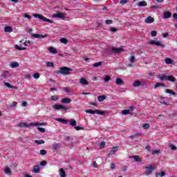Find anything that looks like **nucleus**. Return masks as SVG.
I'll list each match as a JSON object with an SVG mask.
<instances>
[{"instance_id":"obj_1","label":"nucleus","mask_w":177,"mask_h":177,"mask_svg":"<svg viewBox=\"0 0 177 177\" xmlns=\"http://www.w3.org/2000/svg\"><path fill=\"white\" fill-rule=\"evenodd\" d=\"M39 125H44V123H39V122H30V124H27L26 122H20L18 123V127L19 128H28V127H38Z\"/></svg>"},{"instance_id":"obj_2","label":"nucleus","mask_w":177,"mask_h":177,"mask_svg":"<svg viewBox=\"0 0 177 177\" xmlns=\"http://www.w3.org/2000/svg\"><path fill=\"white\" fill-rule=\"evenodd\" d=\"M71 71H73V69L66 66H63L60 68L59 74H62V75H68V74H71Z\"/></svg>"},{"instance_id":"obj_3","label":"nucleus","mask_w":177,"mask_h":177,"mask_svg":"<svg viewBox=\"0 0 177 177\" xmlns=\"http://www.w3.org/2000/svg\"><path fill=\"white\" fill-rule=\"evenodd\" d=\"M27 41H24V40H21L20 41V44L19 45H15V48L17 49V50H26L27 48Z\"/></svg>"},{"instance_id":"obj_4","label":"nucleus","mask_w":177,"mask_h":177,"mask_svg":"<svg viewBox=\"0 0 177 177\" xmlns=\"http://www.w3.org/2000/svg\"><path fill=\"white\" fill-rule=\"evenodd\" d=\"M34 17H36L37 19H39V20H42L43 21H47L48 23L50 24H53V21L44 17V15H41V14H34L33 15Z\"/></svg>"},{"instance_id":"obj_5","label":"nucleus","mask_w":177,"mask_h":177,"mask_svg":"<svg viewBox=\"0 0 177 177\" xmlns=\"http://www.w3.org/2000/svg\"><path fill=\"white\" fill-rule=\"evenodd\" d=\"M146 175H150L154 171V166L149 165V166L145 167Z\"/></svg>"},{"instance_id":"obj_6","label":"nucleus","mask_w":177,"mask_h":177,"mask_svg":"<svg viewBox=\"0 0 177 177\" xmlns=\"http://www.w3.org/2000/svg\"><path fill=\"white\" fill-rule=\"evenodd\" d=\"M53 17L55 19H62V20H64L66 19V17L64 16V13L63 12H59L57 14H55Z\"/></svg>"},{"instance_id":"obj_7","label":"nucleus","mask_w":177,"mask_h":177,"mask_svg":"<svg viewBox=\"0 0 177 177\" xmlns=\"http://www.w3.org/2000/svg\"><path fill=\"white\" fill-rule=\"evenodd\" d=\"M148 44L149 45H156V46H162V48H164V45H162L161 42L155 40H151L148 42Z\"/></svg>"},{"instance_id":"obj_8","label":"nucleus","mask_w":177,"mask_h":177,"mask_svg":"<svg viewBox=\"0 0 177 177\" xmlns=\"http://www.w3.org/2000/svg\"><path fill=\"white\" fill-rule=\"evenodd\" d=\"M65 142H71L70 143L67 144V146H71V147H73L74 146V142H73V138L71 137L67 136L64 138Z\"/></svg>"},{"instance_id":"obj_9","label":"nucleus","mask_w":177,"mask_h":177,"mask_svg":"<svg viewBox=\"0 0 177 177\" xmlns=\"http://www.w3.org/2000/svg\"><path fill=\"white\" fill-rule=\"evenodd\" d=\"M53 109H54L55 110H67L66 109V107L62 104H55V105H53Z\"/></svg>"},{"instance_id":"obj_10","label":"nucleus","mask_w":177,"mask_h":177,"mask_svg":"<svg viewBox=\"0 0 177 177\" xmlns=\"http://www.w3.org/2000/svg\"><path fill=\"white\" fill-rule=\"evenodd\" d=\"M62 147V145L60 143L54 142L52 145V148L55 151H57V150H59Z\"/></svg>"},{"instance_id":"obj_11","label":"nucleus","mask_w":177,"mask_h":177,"mask_svg":"<svg viewBox=\"0 0 177 177\" xmlns=\"http://www.w3.org/2000/svg\"><path fill=\"white\" fill-rule=\"evenodd\" d=\"M31 37L33 38H40L44 39L48 37V35H38V34H32Z\"/></svg>"},{"instance_id":"obj_12","label":"nucleus","mask_w":177,"mask_h":177,"mask_svg":"<svg viewBox=\"0 0 177 177\" xmlns=\"http://www.w3.org/2000/svg\"><path fill=\"white\" fill-rule=\"evenodd\" d=\"M40 171H41V169L39 168V165H36L33 167L32 172H33V174H39Z\"/></svg>"},{"instance_id":"obj_13","label":"nucleus","mask_w":177,"mask_h":177,"mask_svg":"<svg viewBox=\"0 0 177 177\" xmlns=\"http://www.w3.org/2000/svg\"><path fill=\"white\" fill-rule=\"evenodd\" d=\"M113 53H121V52H124V49L122 48H114L113 47L111 49Z\"/></svg>"},{"instance_id":"obj_14","label":"nucleus","mask_w":177,"mask_h":177,"mask_svg":"<svg viewBox=\"0 0 177 177\" xmlns=\"http://www.w3.org/2000/svg\"><path fill=\"white\" fill-rule=\"evenodd\" d=\"M172 16V13L170 12L166 11L163 13V15L162 16V19H169Z\"/></svg>"},{"instance_id":"obj_15","label":"nucleus","mask_w":177,"mask_h":177,"mask_svg":"<svg viewBox=\"0 0 177 177\" xmlns=\"http://www.w3.org/2000/svg\"><path fill=\"white\" fill-rule=\"evenodd\" d=\"M145 21L147 24H151V23H154V19L151 16H149Z\"/></svg>"},{"instance_id":"obj_16","label":"nucleus","mask_w":177,"mask_h":177,"mask_svg":"<svg viewBox=\"0 0 177 177\" xmlns=\"http://www.w3.org/2000/svg\"><path fill=\"white\" fill-rule=\"evenodd\" d=\"M158 78L160 80V81H167L168 76L165 74L158 75Z\"/></svg>"},{"instance_id":"obj_17","label":"nucleus","mask_w":177,"mask_h":177,"mask_svg":"<svg viewBox=\"0 0 177 177\" xmlns=\"http://www.w3.org/2000/svg\"><path fill=\"white\" fill-rule=\"evenodd\" d=\"M61 103L68 104L69 103H71V99L68 97L62 98Z\"/></svg>"},{"instance_id":"obj_18","label":"nucleus","mask_w":177,"mask_h":177,"mask_svg":"<svg viewBox=\"0 0 177 177\" xmlns=\"http://www.w3.org/2000/svg\"><path fill=\"white\" fill-rule=\"evenodd\" d=\"M118 151V147H113L110 151V153L108 155V157H110L111 154H115V151Z\"/></svg>"},{"instance_id":"obj_19","label":"nucleus","mask_w":177,"mask_h":177,"mask_svg":"<svg viewBox=\"0 0 177 177\" xmlns=\"http://www.w3.org/2000/svg\"><path fill=\"white\" fill-rule=\"evenodd\" d=\"M48 50L50 53H53V55H56V53H57V50L53 46L49 47Z\"/></svg>"},{"instance_id":"obj_20","label":"nucleus","mask_w":177,"mask_h":177,"mask_svg":"<svg viewBox=\"0 0 177 177\" xmlns=\"http://www.w3.org/2000/svg\"><path fill=\"white\" fill-rule=\"evenodd\" d=\"M5 32H13V28L12 26H6L4 28Z\"/></svg>"},{"instance_id":"obj_21","label":"nucleus","mask_w":177,"mask_h":177,"mask_svg":"<svg viewBox=\"0 0 177 177\" xmlns=\"http://www.w3.org/2000/svg\"><path fill=\"white\" fill-rule=\"evenodd\" d=\"M81 85H88L89 83L86 80L85 78L82 77L80 81Z\"/></svg>"},{"instance_id":"obj_22","label":"nucleus","mask_w":177,"mask_h":177,"mask_svg":"<svg viewBox=\"0 0 177 177\" xmlns=\"http://www.w3.org/2000/svg\"><path fill=\"white\" fill-rule=\"evenodd\" d=\"M115 84L116 85H124V81L121 78H116Z\"/></svg>"},{"instance_id":"obj_23","label":"nucleus","mask_w":177,"mask_h":177,"mask_svg":"<svg viewBox=\"0 0 177 177\" xmlns=\"http://www.w3.org/2000/svg\"><path fill=\"white\" fill-rule=\"evenodd\" d=\"M167 81H169L170 82H176V78L174 76L169 75L167 76Z\"/></svg>"},{"instance_id":"obj_24","label":"nucleus","mask_w":177,"mask_h":177,"mask_svg":"<svg viewBox=\"0 0 177 177\" xmlns=\"http://www.w3.org/2000/svg\"><path fill=\"white\" fill-rule=\"evenodd\" d=\"M59 172L61 177H66V171L63 168L59 169Z\"/></svg>"},{"instance_id":"obj_25","label":"nucleus","mask_w":177,"mask_h":177,"mask_svg":"<svg viewBox=\"0 0 177 177\" xmlns=\"http://www.w3.org/2000/svg\"><path fill=\"white\" fill-rule=\"evenodd\" d=\"M56 120L58 121V122H62V124H67V122H68V120L63 118H57Z\"/></svg>"},{"instance_id":"obj_26","label":"nucleus","mask_w":177,"mask_h":177,"mask_svg":"<svg viewBox=\"0 0 177 177\" xmlns=\"http://www.w3.org/2000/svg\"><path fill=\"white\" fill-rule=\"evenodd\" d=\"M138 5V6L143 8L145 6H147V3L145 1H140Z\"/></svg>"},{"instance_id":"obj_27","label":"nucleus","mask_w":177,"mask_h":177,"mask_svg":"<svg viewBox=\"0 0 177 177\" xmlns=\"http://www.w3.org/2000/svg\"><path fill=\"white\" fill-rule=\"evenodd\" d=\"M17 67H19V63L14 62L10 64L11 68H16Z\"/></svg>"},{"instance_id":"obj_28","label":"nucleus","mask_w":177,"mask_h":177,"mask_svg":"<svg viewBox=\"0 0 177 177\" xmlns=\"http://www.w3.org/2000/svg\"><path fill=\"white\" fill-rule=\"evenodd\" d=\"M98 102H103V100H106V95H100L97 97Z\"/></svg>"},{"instance_id":"obj_29","label":"nucleus","mask_w":177,"mask_h":177,"mask_svg":"<svg viewBox=\"0 0 177 177\" xmlns=\"http://www.w3.org/2000/svg\"><path fill=\"white\" fill-rule=\"evenodd\" d=\"M160 86L165 87V84L164 83L158 82L155 85V89L157 88H160Z\"/></svg>"},{"instance_id":"obj_30","label":"nucleus","mask_w":177,"mask_h":177,"mask_svg":"<svg viewBox=\"0 0 177 177\" xmlns=\"http://www.w3.org/2000/svg\"><path fill=\"white\" fill-rule=\"evenodd\" d=\"M141 84H142V83H141L139 80H136V81H135V82H133V86H134V87L140 86Z\"/></svg>"},{"instance_id":"obj_31","label":"nucleus","mask_w":177,"mask_h":177,"mask_svg":"<svg viewBox=\"0 0 177 177\" xmlns=\"http://www.w3.org/2000/svg\"><path fill=\"white\" fill-rule=\"evenodd\" d=\"M35 143H36V145H44L45 143V141L43 140H35Z\"/></svg>"},{"instance_id":"obj_32","label":"nucleus","mask_w":177,"mask_h":177,"mask_svg":"<svg viewBox=\"0 0 177 177\" xmlns=\"http://www.w3.org/2000/svg\"><path fill=\"white\" fill-rule=\"evenodd\" d=\"M110 80H111V77L109 75H105V77L104 78V82L107 84V82H109V81H110Z\"/></svg>"},{"instance_id":"obj_33","label":"nucleus","mask_w":177,"mask_h":177,"mask_svg":"<svg viewBox=\"0 0 177 177\" xmlns=\"http://www.w3.org/2000/svg\"><path fill=\"white\" fill-rule=\"evenodd\" d=\"M132 158H134L135 161L136 162H140V161H142V160L140 159V158H139V156H132Z\"/></svg>"},{"instance_id":"obj_34","label":"nucleus","mask_w":177,"mask_h":177,"mask_svg":"<svg viewBox=\"0 0 177 177\" xmlns=\"http://www.w3.org/2000/svg\"><path fill=\"white\" fill-rule=\"evenodd\" d=\"M155 176L158 177V176H165V171H162L161 173H156L155 174Z\"/></svg>"},{"instance_id":"obj_35","label":"nucleus","mask_w":177,"mask_h":177,"mask_svg":"<svg viewBox=\"0 0 177 177\" xmlns=\"http://www.w3.org/2000/svg\"><path fill=\"white\" fill-rule=\"evenodd\" d=\"M165 63L166 64H172V63H174V61L171 59V58H166Z\"/></svg>"},{"instance_id":"obj_36","label":"nucleus","mask_w":177,"mask_h":177,"mask_svg":"<svg viewBox=\"0 0 177 177\" xmlns=\"http://www.w3.org/2000/svg\"><path fill=\"white\" fill-rule=\"evenodd\" d=\"M60 42L62 43V44H64V45H67V44L68 43V40H67V39H66V38H62L61 39H60Z\"/></svg>"},{"instance_id":"obj_37","label":"nucleus","mask_w":177,"mask_h":177,"mask_svg":"<svg viewBox=\"0 0 177 177\" xmlns=\"http://www.w3.org/2000/svg\"><path fill=\"white\" fill-rule=\"evenodd\" d=\"M86 113H88V114H96V110L87 109L86 110Z\"/></svg>"},{"instance_id":"obj_38","label":"nucleus","mask_w":177,"mask_h":177,"mask_svg":"<svg viewBox=\"0 0 177 177\" xmlns=\"http://www.w3.org/2000/svg\"><path fill=\"white\" fill-rule=\"evenodd\" d=\"M166 93H170L171 95H173L174 96H175L176 95V93L174 91H172V90L170 89H166L165 90Z\"/></svg>"},{"instance_id":"obj_39","label":"nucleus","mask_w":177,"mask_h":177,"mask_svg":"<svg viewBox=\"0 0 177 177\" xmlns=\"http://www.w3.org/2000/svg\"><path fill=\"white\" fill-rule=\"evenodd\" d=\"M2 78H8L9 77V72L6 71L1 75Z\"/></svg>"},{"instance_id":"obj_40","label":"nucleus","mask_w":177,"mask_h":177,"mask_svg":"<svg viewBox=\"0 0 177 177\" xmlns=\"http://www.w3.org/2000/svg\"><path fill=\"white\" fill-rule=\"evenodd\" d=\"M69 125H71V127H75V125H77V121L70 120Z\"/></svg>"},{"instance_id":"obj_41","label":"nucleus","mask_w":177,"mask_h":177,"mask_svg":"<svg viewBox=\"0 0 177 177\" xmlns=\"http://www.w3.org/2000/svg\"><path fill=\"white\" fill-rule=\"evenodd\" d=\"M95 114H99L100 115H104V111L95 109Z\"/></svg>"},{"instance_id":"obj_42","label":"nucleus","mask_w":177,"mask_h":177,"mask_svg":"<svg viewBox=\"0 0 177 177\" xmlns=\"http://www.w3.org/2000/svg\"><path fill=\"white\" fill-rule=\"evenodd\" d=\"M131 112L129 109H125L122 111V114H124V115H127V114H129Z\"/></svg>"},{"instance_id":"obj_43","label":"nucleus","mask_w":177,"mask_h":177,"mask_svg":"<svg viewBox=\"0 0 177 177\" xmlns=\"http://www.w3.org/2000/svg\"><path fill=\"white\" fill-rule=\"evenodd\" d=\"M142 128L144 129H149L150 128V124L149 123H145L143 124Z\"/></svg>"},{"instance_id":"obj_44","label":"nucleus","mask_w":177,"mask_h":177,"mask_svg":"<svg viewBox=\"0 0 177 177\" xmlns=\"http://www.w3.org/2000/svg\"><path fill=\"white\" fill-rule=\"evenodd\" d=\"M102 62H97V63H94L93 64V67H99L100 66H102Z\"/></svg>"},{"instance_id":"obj_45","label":"nucleus","mask_w":177,"mask_h":177,"mask_svg":"<svg viewBox=\"0 0 177 177\" xmlns=\"http://www.w3.org/2000/svg\"><path fill=\"white\" fill-rule=\"evenodd\" d=\"M50 99L53 102H56V100H59V97L57 95H52Z\"/></svg>"},{"instance_id":"obj_46","label":"nucleus","mask_w":177,"mask_h":177,"mask_svg":"<svg viewBox=\"0 0 177 177\" xmlns=\"http://www.w3.org/2000/svg\"><path fill=\"white\" fill-rule=\"evenodd\" d=\"M105 146H106V142L104 141H102L100 144V149H104Z\"/></svg>"},{"instance_id":"obj_47","label":"nucleus","mask_w":177,"mask_h":177,"mask_svg":"<svg viewBox=\"0 0 177 177\" xmlns=\"http://www.w3.org/2000/svg\"><path fill=\"white\" fill-rule=\"evenodd\" d=\"M160 103H162V104H165V106H168V104L165 101H164L163 97L160 98Z\"/></svg>"},{"instance_id":"obj_48","label":"nucleus","mask_w":177,"mask_h":177,"mask_svg":"<svg viewBox=\"0 0 177 177\" xmlns=\"http://www.w3.org/2000/svg\"><path fill=\"white\" fill-rule=\"evenodd\" d=\"M4 172L7 175H8L9 174H11L12 171H10V169L9 167H7V168H6Z\"/></svg>"},{"instance_id":"obj_49","label":"nucleus","mask_w":177,"mask_h":177,"mask_svg":"<svg viewBox=\"0 0 177 177\" xmlns=\"http://www.w3.org/2000/svg\"><path fill=\"white\" fill-rule=\"evenodd\" d=\"M37 130L39 131L41 133H45V128L37 127Z\"/></svg>"},{"instance_id":"obj_50","label":"nucleus","mask_w":177,"mask_h":177,"mask_svg":"<svg viewBox=\"0 0 177 177\" xmlns=\"http://www.w3.org/2000/svg\"><path fill=\"white\" fill-rule=\"evenodd\" d=\"M46 66H47V67H53L55 64H53V62H46Z\"/></svg>"},{"instance_id":"obj_51","label":"nucleus","mask_w":177,"mask_h":177,"mask_svg":"<svg viewBox=\"0 0 177 177\" xmlns=\"http://www.w3.org/2000/svg\"><path fill=\"white\" fill-rule=\"evenodd\" d=\"M4 85H5V86H7L8 88H15V86L10 85V84H9L8 82H4Z\"/></svg>"},{"instance_id":"obj_52","label":"nucleus","mask_w":177,"mask_h":177,"mask_svg":"<svg viewBox=\"0 0 177 177\" xmlns=\"http://www.w3.org/2000/svg\"><path fill=\"white\" fill-rule=\"evenodd\" d=\"M47 151L45 149L40 150V154L41 156H45L46 154Z\"/></svg>"},{"instance_id":"obj_53","label":"nucleus","mask_w":177,"mask_h":177,"mask_svg":"<svg viewBox=\"0 0 177 177\" xmlns=\"http://www.w3.org/2000/svg\"><path fill=\"white\" fill-rule=\"evenodd\" d=\"M33 77L35 78V80H38L39 78V73H34Z\"/></svg>"},{"instance_id":"obj_54","label":"nucleus","mask_w":177,"mask_h":177,"mask_svg":"<svg viewBox=\"0 0 177 177\" xmlns=\"http://www.w3.org/2000/svg\"><path fill=\"white\" fill-rule=\"evenodd\" d=\"M16 106H17V102H12V103L10 104V107H16Z\"/></svg>"},{"instance_id":"obj_55","label":"nucleus","mask_w":177,"mask_h":177,"mask_svg":"<svg viewBox=\"0 0 177 177\" xmlns=\"http://www.w3.org/2000/svg\"><path fill=\"white\" fill-rule=\"evenodd\" d=\"M151 37H156V36H157V31L153 30V31L151 32Z\"/></svg>"},{"instance_id":"obj_56","label":"nucleus","mask_w":177,"mask_h":177,"mask_svg":"<svg viewBox=\"0 0 177 177\" xmlns=\"http://www.w3.org/2000/svg\"><path fill=\"white\" fill-rule=\"evenodd\" d=\"M128 2V0H121L120 1V5H125Z\"/></svg>"},{"instance_id":"obj_57","label":"nucleus","mask_w":177,"mask_h":177,"mask_svg":"<svg viewBox=\"0 0 177 177\" xmlns=\"http://www.w3.org/2000/svg\"><path fill=\"white\" fill-rule=\"evenodd\" d=\"M160 153V151L157 150V149H155L153 151H152V154L153 156H156V154H158Z\"/></svg>"},{"instance_id":"obj_58","label":"nucleus","mask_w":177,"mask_h":177,"mask_svg":"<svg viewBox=\"0 0 177 177\" xmlns=\"http://www.w3.org/2000/svg\"><path fill=\"white\" fill-rule=\"evenodd\" d=\"M105 23H106V24H108V25L113 24V21L111 19H107L105 21Z\"/></svg>"},{"instance_id":"obj_59","label":"nucleus","mask_w":177,"mask_h":177,"mask_svg":"<svg viewBox=\"0 0 177 177\" xmlns=\"http://www.w3.org/2000/svg\"><path fill=\"white\" fill-rule=\"evenodd\" d=\"M129 60L131 63H135V56H131L130 58H129Z\"/></svg>"},{"instance_id":"obj_60","label":"nucleus","mask_w":177,"mask_h":177,"mask_svg":"<svg viewBox=\"0 0 177 177\" xmlns=\"http://www.w3.org/2000/svg\"><path fill=\"white\" fill-rule=\"evenodd\" d=\"M74 128L76 129V131H81V129H82V127L80 126H75Z\"/></svg>"},{"instance_id":"obj_61","label":"nucleus","mask_w":177,"mask_h":177,"mask_svg":"<svg viewBox=\"0 0 177 177\" xmlns=\"http://www.w3.org/2000/svg\"><path fill=\"white\" fill-rule=\"evenodd\" d=\"M24 17H25L26 19H28V20L31 19V16L27 15V14H25L24 15Z\"/></svg>"},{"instance_id":"obj_62","label":"nucleus","mask_w":177,"mask_h":177,"mask_svg":"<svg viewBox=\"0 0 177 177\" xmlns=\"http://www.w3.org/2000/svg\"><path fill=\"white\" fill-rule=\"evenodd\" d=\"M110 31H111V32H116L117 28L113 27L111 28Z\"/></svg>"},{"instance_id":"obj_63","label":"nucleus","mask_w":177,"mask_h":177,"mask_svg":"<svg viewBox=\"0 0 177 177\" xmlns=\"http://www.w3.org/2000/svg\"><path fill=\"white\" fill-rule=\"evenodd\" d=\"M170 149L171 150H176V147H175V145H170Z\"/></svg>"},{"instance_id":"obj_64","label":"nucleus","mask_w":177,"mask_h":177,"mask_svg":"<svg viewBox=\"0 0 177 177\" xmlns=\"http://www.w3.org/2000/svg\"><path fill=\"white\" fill-rule=\"evenodd\" d=\"M115 164L111 163V169H115Z\"/></svg>"}]
</instances>
